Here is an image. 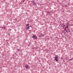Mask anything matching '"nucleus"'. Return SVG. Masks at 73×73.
<instances>
[{
    "label": "nucleus",
    "mask_w": 73,
    "mask_h": 73,
    "mask_svg": "<svg viewBox=\"0 0 73 73\" xmlns=\"http://www.w3.org/2000/svg\"><path fill=\"white\" fill-rule=\"evenodd\" d=\"M26 28L27 29H29L30 31L31 30V29H32V28L31 27V25L29 24H27L26 26Z\"/></svg>",
    "instance_id": "nucleus-1"
},
{
    "label": "nucleus",
    "mask_w": 73,
    "mask_h": 73,
    "mask_svg": "<svg viewBox=\"0 0 73 73\" xmlns=\"http://www.w3.org/2000/svg\"><path fill=\"white\" fill-rule=\"evenodd\" d=\"M58 56H56L55 57H54V60H55V61H57L58 60Z\"/></svg>",
    "instance_id": "nucleus-2"
},
{
    "label": "nucleus",
    "mask_w": 73,
    "mask_h": 73,
    "mask_svg": "<svg viewBox=\"0 0 73 73\" xmlns=\"http://www.w3.org/2000/svg\"><path fill=\"white\" fill-rule=\"evenodd\" d=\"M25 67H26V69H29L30 68V66H29L28 65H26L25 66Z\"/></svg>",
    "instance_id": "nucleus-3"
},
{
    "label": "nucleus",
    "mask_w": 73,
    "mask_h": 73,
    "mask_svg": "<svg viewBox=\"0 0 73 73\" xmlns=\"http://www.w3.org/2000/svg\"><path fill=\"white\" fill-rule=\"evenodd\" d=\"M33 38L34 39H36V38H37V36H36V35H34L33 36Z\"/></svg>",
    "instance_id": "nucleus-4"
},
{
    "label": "nucleus",
    "mask_w": 73,
    "mask_h": 73,
    "mask_svg": "<svg viewBox=\"0 0 73 73\" xmlns=\"http://www.w3.org/2000/svg\"><path fill=\"white\" fill-rule=\"evenodd\" d=\"M40 36H41V37H42V34H41Z\"/></svg>",
    "instance_id": "nucleus-5"
},
{
    "label": "nucleus",
    "mask_w": 73,
    "mask_h": 73,
    "mask_svg": "<svg viewBox=\"0 0 73 73\" xmlns=\"http://www.w3.org/2000/svg\"><path fill=\"white\" fill-rule=\"evenodd\" d=\"M39 37H41V36L40 35V36H39Z\"/></svg>",
    "instance_id": "nucleus-6"
},
{
    "label": "nucleus",
    "mask_w": 73,
    "mask_h": 73,
    "mask_svg": "<svg viewBox=\"0 0 73 73\" xmlns=\"http://www.w3.org/2000/svg\"><path fill=\"white\" fill-rule=\"evenodd\" d=\"M69 32H70V30L69 29Z\"/></svg>",
    "instance_id": "nucleus-7"
}]
</instances>
